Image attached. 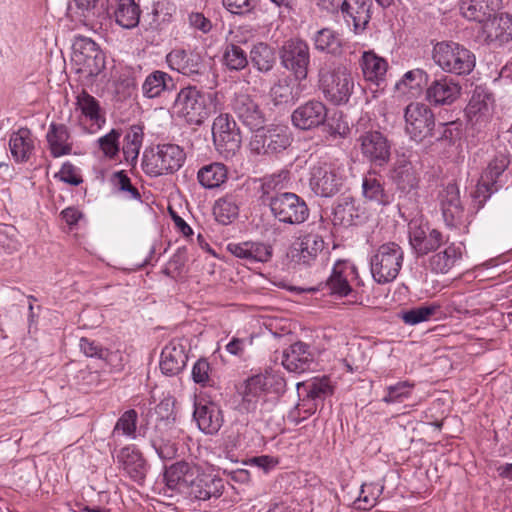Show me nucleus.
Returning a JSON list of instances; mask_svg holds the SVG:
<instances>
[{"label":"nucleus","instance_id":"1","mask_svg":"<svg viewBox=\"0 0 512 512\" xmlns=\"http://www.w3.org/2000/svg\"><path fill=\"white\" fill-rule=\"evenodd\" d=\"M213 95L196 86L181 88L173 103L175 114L189 125L199 126L210 116L213 108Z\"/></svg>","mask_w":512,"mask_h":512},{"label":"nucleus","instance_id":"2","mask_svg":"<svg viewBox=\"0 0 512 512\" xmlns=\"http://www.w3.org/2000/svg\"><path fill=\"white\" fill-rule=\"evenodd\" d=\"M432 59L445 73L466 76L476 66L475 54L464 45L454 41H441L434 45Z\"/></svg>","mask_w":512,"mask_h":512},{"label":"nucleus","instance_id":"3","mask_svg":"<svg viewBox=\"0 0 512 512\" xmlns=\"http://www.w3.org/2000/svg\"><path fill=\"white\" fill-rule=\"evenodd\" d=\"M285 389V380L280 375L271 371H265L249 377L245 381V389L242 393V408L248 413H255L259 406L267 403V395L279 394Z\"/></svg>","mask_w":512,"mask_h":512},{"label":"nucleus","instance_id":"4","mask_svg":"<svg viewBox=\"0 0 512 512\" xmlns=\"http://www.w3.org/2000/svg\"><path fill=\"white\" fill-rule=\"evenodd\" d=\"M181 430L176 426L175 416L157 418L152 428L142 432L158 457L162 460H172L178 453V438Z\"/></svg>","mask_w":512,"mask_h":512},{"label":"nucleus","instance_id":"5","mask_svg":"<svg viewBox=\"0 0 512 512\" xmlns=\"http://www.w3.org/2000/svg\"><path fill=\"white\" fill-rule=\"evenodd\" d=\"M354 88V78L346 67L338 66L332 70L319 72V90L325 100L332 105L347 104Z\"/></svg>","mask_w":512,"mask_h":512},{"label":"nucleus","instance_id":"6","mask_svg":"<svg viewBox=\"0 0 512 512\" xmlns=\"http://www.w3.org/2000/svg\"><path fill=\"white\" fill-rule=\"evenodd\" d=\"M404 261L403 249L395 242L380 245L370 257V271L378 284L392 282L399 274Z\"/></svg>","mask_w":512,"mask_h":512},{"label":"nucleus","instance_id":"7","mask_svg":"<svg viewBox=\"0 0 512 512\" xmlns=\"http://www.w3.org/2000/svg\"><path fill=\"white\" fill-rule=\"evenodd\" d=\"M344 180V168L336 163L318 161L310 168L309 186L317 196L333 197L341 191Z\"/></svg>","mask_w":512,"mask_h":512},{"label":"nucleus","instance_id":"8","mask_svg":"<svg viewBox=\"0 0 512 512\" xmlns=\"http://www.w3.org/2000/svg\"><path fill=\"white\" fill-rule=\"evenodd\" d=\"M186 154L177 144H159L156 153L144 154L143 169L150 176H160L177 172L184 164Z\"/></svg>","mask_w":512,"mask_h":512},{"label":"nucleus","instance_id":"9","mask_svg":"<svg viewBox=\"0 0 512 512\" xmlns=\"http://www.w3.org/2000/svg\"><path fill=\"white\" fill-rule=\"evenodd\" d=\"M249 142L250 151L255 155H276L286 150L292 138L284 126L270 125L253 131Z\"/></svg>","mask_w":512,"mask_h":512},{"label":"nucleus","instance_id":"10","mask_svg":"<svg viewBox=\"0 0 512 512\" xmlns=\"http://www.w3.org/2000/svg\"><path fill=\"white\" fill-rule=\"evenodd\" d=\"M272 216L280 223L299 225L309 217V208L303 198L292 192L276 193L270 199Z\"/></svg>","mask_w":512,"mask_h":512},{"label":"nucleus","instance_id":"11","mask_svg":"<svg viewBox=\"0 0 512 512\" xmlns=\"http://www.w3.org/2000/svg\"><path fill=\"white\" fill-rule=\"evenodd\" d=\"M212 136L216 150L225 159L235 156L241 148L240 129L229 114H220L214 119Z\"/></svg>","mask_w":512,"mask_h":512},{"label":"nucleus","instance_id":"12","mask_svg":"<svg viewBox=\"0 0 512 512\" xmlns=\"http://www.w3.org/2000/svg\"><path fill=\"white\" fill-rule=\"evenodd\" d=\"M281 66L291 72L298 81L305 80L310 66V48L300 38L286 40L279 50Z\"/></svg>","mask_w":512,"mask_h":512},{"label":"nucleus","instance_id":"13","mask_svg":"<svg viewBox=\"0 0 512 512\" xmlns=\"http://www.w3.org/2000/svg\"><path fill=\"white\" fill-rule=\"evenodd\" d=\"M405 133L411 140L422 142L436 125L432 109L421 102H411L404 109Z\"/></svg>","mask_w":512,"mask_h":512},{"label":"nucleus","instance_id":"14","mask_svg":"<svg viewBox=\"0 0 512 512\" xmlns=\"http://www.w3.org/2000/svg\"><path fill=\"white\" fill-rule=\"evenodd\" d=\"M184 499L190 502L217 500L224 492L222 478L211 473H195L188 476V485L184 486Z\"/></svg>","mask_w":512,"mask_h":512},{"label":"nucleus","instance_id":"15","mask_svg":"<svg viewBox=\"0 0 512 512\" xmlns=\"http://www.w3.org/2000/svg\"><path fill=\"white\" fill-rule=\"evenodd\" d=\"M72 49V60L80 71L97 76L105 68V56L91 38L76 36Z\"/></svg>","mask_w":512,"mask_h":512},{"label":"nucleus","instance_id":"16","mask_svg":"<svg viewBox=\"0 0 512 512\" xmlns=\"http://www.w3.org/2000/svg\"><path fill=\"white\" fill-rule=\"evenodd\" d=\"M409 243L417 258L437 251L444 244V237L437 229L413 219L408 224Z\"/></svg>","mask_w":512,"mask_h":512},{"label":"nucleus","instance_id":"17","mask_svg":"<svg viewBox=\"0 0 512 512\" xmlns=\"http://www.w3.org/2000/svg\"><path fill=\"white\" fill-rule=\"evenodd\" d=\"M357 142L362 157L372 166L383 167L389 162L391 143L382 132L366 131L358 137Z\"/></svg>","mask_w":512,"mask_h":512},{"label":"nucleus","instance_id":"18","mask_svg":"<svg viewBox=\"0 0 512 512\" xmlns=\"http://www.w3.org/2000/svg\"><path fill=\"white\" fill-rule=\"evenodd\" d=\"M509 165V159L505 153L496 154L487 165L482 173L481 178L476 186L473 194L474 199L479 203L481 208L492 194L498 191V178L503 174Z\"/></svg>","mask_w":512,"mask_h":512},{"label":"nucleus","instance_id":"19","mask_svg":"<svg viewBox=\"0 0 512 512\" xmlns=\"http://www.w3.org/2000/svg\"><path fill=\"white\" fill-rule=\"evenodd\" d=\"M356 274V269L347 261H337L327 278L311 291H326L329 295L345 297L352 291L350 280Z\"/></svg>","mask_w":512,"mask_h":512},{"label":"nucleus","instance_id":"20","mask_svg":"<svg viewBox=\"0 0 512 512\" xmlns=\"http://www.w3.org/2000/svg\"><path fill=\"white\" fill-rule=\"evenodd\" d=\"M231 109L239 121L251 131L265 123V114L258 102L245 93L235 94L231 101Z\"/></svg>","mask_w":512,"mask_h":512},{"label":"nucleus","instance_id":"21","mask_svg":"<svg viewBox=\"0 0 512 512\" xmlns=\"http://www.w3.org/2000/svg\"><path fill=\"white\" fill-rule=\"evenodd\" d=\"M461 86L453 78L442 75L427 83L426 100L433 106L451 105L460 96Z\"/></svg>","mask_w":512,"mask_h":512},{"label":"nucleus","instance_id":"22","mask_svg":"<svg viewBox=\"0 0 512 512\" xmlns=\"http://www.w3.org/2000/svg\"><path fill=\"white\" fill-rule=\"evenodd\" d=\"M327 112V107L323 102L309 100L293 111L291 121L300 130H310L325 123Z\"/></svg>","mask_w":512,"mask_h":512},{"label":"nucleus","instance_id":"23","mask_svg":"<svg viewBox=\"0 0 512 512\" xmlns=\"http://www.w3.org/2000/svg\"><path fill=\"white\" fill-rule=\"evenodd\" d=\"M315 362V353L311 346L302 341L291 344L282 356V365L289 372L304 373L311 369Z\"/></svg>","mask_w":512,"mask_h":512},{"label":"nucleus","instance_id":"24","mask_svg":"<svg viewBox=\"0 0 512 512\" xmlns=\"http://www.w3.org/2000/svg\"><path fill=\"white\" fill-rule=\"evenodd\" d=\"M166 62L170 69L188 77L200 75L204 69L201 55L183 48L172 49L166 55Z\"/></svg>","mask_w":512,"mask_h":512},{"label":"nucleus","instance_id":"25","mask_svg":"<svg viewBox=\"0 0 512 512\" xmlns=\"http://www.w3.org/2000/svg\"><path fill=\"white\" fill-rule=\"evenodd\" d=\"M193 418L198 428L207 435L216 434L224 422L219 406L203 400L194 403Z\"/></svg>","mask_w":512,"mask_h":512},{"label":"nucleus","instance_id":"26","mask_svg":"<svg viewBox=\"0 0 512 512\" xmlns=\"http://www.w3.org/2000/svg\"><path fill=\"white\" fill-rule=\"evenodd\" d=\"M324 249V240L321 236L309 233L300 238L290 250V256L295 264L305 267L311 266L319 253Z\"/></svg>","mask_w":512,"mask_h":512},{"label":"nucleus","instance_id":"27","mask_svg":"<svg viewBox=\"0 0 512 512\" xmlns=\"http://www.w3.org/2000/svg\"><path fill=\"white\" fill-rule=\"evenodd\" d=\"M485 43L494 47L502 46L512 39V17L507 14L494 15L482 27Z\"/></svg>","mask_w":512,"mask_h":512},{"label":"nucleus","instance_id":"28","mask_svg":"<svg viewBox=\"0 0 512 512\" xmlns=\"http://www.w3.org/2000/svg\"><path fill=\"white\" fill-rule=\"evenodd\" d=\"M228 250L232 255L249 264L266 263L273 256V247L258 241L230 243Z\"/></svg>","mask_w":512,"mask_h":512},{"label":"nucleus","instance_id":"29","mask_svg":"<svg viewBox=\"0 0 512 512\" xmlns=\"http://www.w3.org/2000/svg\"><path fill=\"white\" fill-rule=\"evenodd\" d=\"M302 386L306 392V396L302 399V403L297 405V409L299 412L303 411L307 415L314 414L318 402L323 401L333 393V388L327 377L313 378L310 382Z\"/></svg>","mask_w":512,"mask_h":512},{"label":"nucleus","instance_id":"30","mask_svg":"<svg viewBox=\"0 0 512 512\" xmlns=\"http://www.w3.org/2000/svg\"><path fill=\"white\" fill-rule=\"evenodd\" d=\"M493 98L490 93L476 88L465 109L469 122L482 127L486 125L492 115Z\"/></svg>","mask_w":512,"mask_h":512},{"label":"nucleus","instance_id":"31","mask_svg":"<svg viewBox=\"0 0 512 512\" xmlns=\"http://www.w3.org/2000/svg\"><path fill=\"white\" fill-rule=\"evenodd\" d=\"M187 360L185 346L178 340H172L161 352V372L166 376H176L186 367Z\"/></svg>","mask_w":512,"mask_h":512},{"label":"nucleus","instance_id":"32","mask_svg":"<svg viewBox=\"0 0 512 512\" xmlns=\"http://www.w3.org/2000/svg\"><path fill=\"white\" fill-rule=\"evenodd\" d=\"M372 0H345L342 16L355 34L362 33L371 19Z\"/></svg>","mask_w":512,"mask_h":512},{"label":"nucleus","instance_id":"33","mask_svg":"<svg viewBox=\"0 0 512 512\" xmlns=\"http://www.w3.org/2000/svg\"><path fill=\"white\" fill-rule=\"evenodd\" d=\"M460 14L469 21L484 23L501 7V0H459Z\"/></svg>","mask_w":512,"mask_h":512},{"label":"nucleus","instance_id":"34","mask_svg":"<svg viewBox=\"0 0 512 512\" xmlns=\"http://www.w3.org/2000/svg\"><path fill=\"white\" fill-rule=\"evenodd\" d=\"M116 461L135 482L144 480L146 476V463L135 445L130 444L121 448L116 455Z\"/></svg>","mask_w":512,"mask_h":512},{"label":"nucleus","instance_id":"35","mask_svg":"<svg viewBox=\"0 0 512 512\" xmlns=\"http://www.w3.org/2000/svg\"><path fill=\"white\" fill-rule=\"evenodd\" d=\"M366 220L365 211L352 199H344L333 210V224L343 227L357 226Z\"/></svg>","mask_w":512,"mask_h":512},{"label":"nucleus","instance_id":"36","mask_svg":"<svg viewBox=\"0 0 512 512\" xmlns=\"http://www.w3.org/2000/svg\"><path fill=\"white\" fill-rule=\"evenodd\" d=\"M362 194L365 199L381 206L389 205L392 201L391 194L384 188L382 177L373 169L363 176Z\"/></svg>","mask_w":512,"mask_h":512},{"label":"nucleus","instance_id":"37","mask_svg":"<svg viewBox=\"0 0 512 512\" xmlns=\"http://www.w3.org/2000/svg\"><path fill=\"white\" fill-rule=\"evenodd\" d=\"M390 180L396 185L398 190L409 193L415 190L419 184V177L411 162L404 159L397 160L390 170Z\"/></svg>","mask_w":512,"mask_h":512},{"label":"nucleus","instance_id":"38","mask_svg":"<svg viewBox=\"0 0 512 512\" xmlns=\"http://www.w3.org/2000/svg\"><path fill=\"white\" fill-rule=\"evenodd\" d=\"M70 138V131L66 125L54 122L49 125L46 140L50 153L54 158L71 154L72 143Z\"/></svg>","mask_w":512,"mask_h":512},{"label":"nucleus","instance_id":"39","mask_svg":"<svg viewBox=\"0 0 512 512\" xmlns=\"http://www.w3.org/2000/svg\"><path fill=\"white\" fill-rule=\"evenodd\" d=\"M76 13L85 26L102 25L107 19V7L100 0H73Z\"/></svg>","mask_w":512,"mask_h":512},{"label":"nucleus","instance_id":"40","mask_svg":"<svg viewBox=\"0 0 512 512\" xmlns=\"http://www.w3.org/2000/svg\"><path fill=\"white\" fill-rule=\"evenodd\" d=\"M9 148L16 162H27L34 151V139L31 131L21 127L13 132L9 139Z\"/></svg>","mask_w":512,"mask_h":512},{"label":"nucleus","instance_id":"41","mask_svg":"<svg viewBox=\"0 0 512 512\" xmlns=\"http://www.w3.org/2000/svg\"><path fill=\"white\" fill-rule=\"evenodd\" d=\"M176 5L170 0L153 2L151 11L143 16V22L150 30H159L163 25L171 22L176 13Z\"/></svg>","mask_w":512,"mask_h":512},{"label":"nucleus","instance_id":"42","mask_svg":"<svg viewBox=\"0 0 512 512\" xmlns=\"http://www.w3.org/2000/svg\"><path fill=\"white\" fill-rule=\"evenodd\" d=\"M461 256L462 252L460 247L451 243L444 247V249L435 251V253L430 256L428 260V267L436 274H446L461 259Z\"/></svg>","mask_w":512,"mask_h":512},{"label":"nucleus","instance_id":"43","mask_svg":"<svg viewBox=\"0 0 512 512\" xmlns=\"http://www.w3.org/2000/svg\"><path fill=\"white\" fill-rule=\"evenodd\" d=\"M174 88V80L167 72L155 70L146 76L141 90L145 98L153 99Z\"/></svg>","mask_w":512,"mask_h":512},{"label":"nucleus","instance_id":"44","mask_svg":"<svg viewBox=\"0 0 512 512\" xmlns=\"http://www.w3.org/2000/svg\"><path fill=\"white\" fill-rule=\"evenodd\" d=\"M191 473L188 465L182 462L173 464L165 470L164 481L166 490L171 492L169 496H184V486L188 485V476H191Z\"/></svg>","mask_w":512,"mask_h":512},{"label":"nucleus","instance_id":"45","mask_svg":"<svg viewBox=\"0 0 512 512\" xmlns=\"http://www.w3.org/2000/svg\"><path fill=\"white\" fill-rule=\"evenodd\" d=\"M115 22L125 29L138 26L141 9L135 0H117L113 11Z\"/></svg>","mask_w":512,"mask_h":512},{"label":"nucleus","instance_id":"46","mask_svg":"<svg viewBox=\"0 0 512 512\" xmlns=\"http://www.w3.org/2000/svg\"><path fill=\"white\" fill-rule=\"evenodd\" d=\"M441 313V305L438 303H427L419 305L399 314V318L406 324L414 326L432 319H438Z\"/></svg>","mask_w":512,"mask_h":512},{"label":"nucleus","instance_id":"47","mask_svg":"<svg viewBox=\"0 0 512 512\" xmlns=\"http://www.w3.org/2000/svg\"><path fill=\"white\" fill-rule=\"evenodd\" d=\"M228 170L220 162H213L201 167L197 172V180L205 189L220 187L227 179Z\"/></svg>","mask_w":512,"mask_h":512},{"label":"nucleus","instance_id":"48","mask_svg":"<svg viewBox=\"0 0 512 512\" xmlns=\"http://www.w3.org/2000/svg\"><path fill=\"white\" fill-rule=\"evenodd\" d=\"M387 62L374 52H364L361 59V68L367 81L377 85L383 81L387 71Z\"/></svg>","mask_w":512,"mask_h":512},{"label":"nucleus","instance_id":"49","mask_svg":"<svg viewBox=\"0 0 512 512\" xmlns=\"http://www.w3.org/2000/svg\"><path fill=\"white\" fill-rule=\"evenodd\" d=\"M428 77V74L423 69L410 70L396 82L395 89L402 94H409L412 97L416 96L424 85L427 86Z\"/></svg>","mask_w":512,"mask_h":512},{"label":"nucleus","instance_id":"50","mask_svg":"<svg viewBox=\"0 0 512 512\" xmlns=\"http://www.w3.org/2000/svg\"><path fill=\"white\" fill-rule=\"evenodd\" d=\"M138 413L135 409L125 411L116 421L112 430L111 437L115 438L117 435L125 436L130 440H136L139 435L144 431L142 428L137 431Z\"/></svg>","mask_w":512,"mask_h":512},{"label":"nucleus","instance_id":"51","mask_svg":"<svg viewBox=\"0 0 512 512\" xmlns=\"http://www.w3.org/2000/svg\"><path fill=\"white\" fill-rule=\"evenodd\" d=\"M314 47L320 52L332 55H338L342 49V39L340 35L329 28H323L317 31L313 37Z\"/></svg>","mask_w":512,"mask_h":512},{"label":"nucleus","instance_id":"52","mask_svg":"<svg viewBox=\"0 0 512 512\" xmlns=\"http://www.w3.org/2000/svg\"><path fill=\"white\" fill-rule=\"evenodd\" d=\"M250 59L258 71L267 73L275 64V53L268 44L259 42L251 49Z\"/></svg>","mask_w":512,"mask_h":512},{"label":"nucleus","instance_id":"53","mask_svg":"<svg viewBox=\"0 0 512 512\" xmlns=\"http://www.w3.org/2000/svg\"><path fill=\"white\" fill-rule=\"evenodd\" d=\"M215 219L223 224L232 223L239 215V207L232 195H226L218 199L213 208Z\"/></svg>","mask_w":512,"mask_h":512},{"label":"nucleus","instance_id":"54","mask_svg":"<svg viewBox=\"0 0 512 512\" xmlns=\"http://www.w3.org/2000/svg\"><path fill=\"white\" fill-rule=\"evenodd\" d=\"M269 96L275 106L293 104L297 95L293 92L292 80L288 77L279 79L270 89Z\"/></svg>","mask_w":512,"mask_h":512},{"label":"nucleus","instance_id":"55","mask_svg":"<svg viewBox=\"0 0 512 512\" xmlns=\"http://www.w3.org/2000/svg\"><path fill=\"white\" fill-rule=\"evenodd\" d=\"M222 61L231 71L242 70L248 65L246 52L234 42L225 45Z\"/></svg>","mask_w":512,"mask_h":512},{"label":"nucleus","instance_id":"56","mask_svg":"<svg viewBox=\"0 0 512 512\" xmlns=\"http://www.w3.org/2000/svg\"><path fill=\"white\" fill-rule=\"evenodd\" d=\"M461 132L462 124L459 121H449L439 123L437 127L435 126L429 138H433L437 142L453 145L460 139Z\"/></svg>","mask_w":512,"mask_h":512},{"label":"nucleus","instance_id":"57","mask_svg":"<svg viewBox=\"0 0 512 512\" xmlns=\"http://www.w3.org/2000/svg\"><path fill=\"white\" fill-rule=\"evenodd\" d=\"M143 141V130L140 126L133 125L124 137L123 154L125 160L134 161L139 155Z\"/></svg>","mask_w":512,"mask_h":512},{"label":"nucleus","instance_id":"58","mask_svg":"<svg viewBox=\"0 0 512 512\" xmlns=\"http://www.w3.org/2000/svg\"><path fill=\"white\" fill-rule=\"evenodd\" d=\"M76 105L82 115L92 122L98 123L101 119L99 101L85 90H82L76 97Z\"/></svg>","mask_w":512,"mask_h":512},{"label":"nucleus","instance_id":"59","mask_svg":"<svg viewBox=\"0 0 512 512\" xmlns=\"http://www.w3.org/2000/svg\"><path fill=\"white\" fill-rule=\"evenodd\" d=\"M383 489L384 487L382 485L374 483L363 484L361 486L360 495L355 501L357 508L362 510H368L372 508L376 504L377 499L382 494Z\"/></svg>","mask_w":512,"mask_h":512},{"label":"nucleus","instance_id":"60","mask_svg":"<svg viewBox=\"0 0 512 512\" xmlns=\"http://www.w3.org/2000/svg\"><path fill=\"white\" fill-rule=\"evenodd\" d=\"M414 385L408 381H400L386 387V394L382 401L387 404L401 403L411 396Z\"/></svg>","mask_w":512,"mask_h":512},{"label":"nucleus","instance_id":"61","mask_svg":"<svg viewBox=\"0 0 512 512\" xmlns=\"http://www.w3.org/2000/svg\"><path fill=\"white\" fill-rule=\"evenodd\" d=\"M111 181L119 192L125 193V198L141 201L139 190L132 185L131 179L124 170L115 172L112 175Z\"/></svg>","mask_w":512,"mask_h":512},{"label":"nucleus","instance_id":"62","mask_svg":"<svg viewBox=\"0 0 512 512\" xmlns=\"http://www.w3.org/2000/svg\"><path fill=\"white\" fill-rule=\"evenodd\" d=\"M442 215L445 224L450 228L467 227L468 217L462 204L442 209Z\"/></svg>","mask_w":512,"mask_h":512},{"label":"nucleus","instance_id":"63","mask_svg":"<svg viewBox=\"0 0 512 512\" xmlns=\"http://www.w3.org/2000/svg\"><path fill=\"white\" fill-rule=\"evenodd\" d=\"M119 138L120 132L112 129L109 133L98 139L100 149L106 157L113 159L118 154Z\"/></svg>","mask_w":512,"mask_h":512},{"label":"nucleus","instance_id":"64","mask_svg":"<svg viewBox=\"0 0 512 512\" xmlns=\"http://www.w3.org/2000/svg\"><path fill=\"white\" fill-rule=\"evenodd\" d=\"M15 229L11 226H0V251L6 254H12L20 247V243L15 237Z\"/></svg>","mask_w":512,"mask_h":512}]
</instances>
